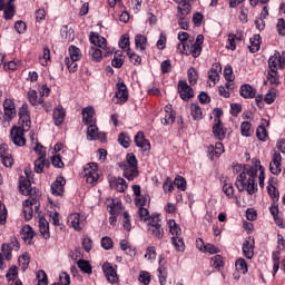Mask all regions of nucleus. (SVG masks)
Wrapping results in <instances>:
<instances>
[{
	"label": "nucleus",
	"instance_id": "1",
	"mask_svg": "<svg viewBox=\"0 0 285 285\" xmlns=\"http://www.w3.org/2000/svg\"><path fill=\"white\" fill-rule=\"evenodd\" d=\"M89 41L92 43L95 47H91L89 55L91 57V61H96V63H99L101 59H104V53L101 51L106 50L107 47V40L104 37H100L96 32H91L89 36ZM101 48V49H99Z\"/></svg>",
	"mask_w": 285,
	"mask_h": 285
},
{
	"label": "nucleus",
	"instance_id": "2",
	"mask_svg": "<svg viewBox=\"0 0 285 285\" xmlns=\"http://www.w3.org/2000/svg\"><path fill=\"white\" fill-rule=\"evenodd\" d=\"M119 167L124 171L122 175L128 181H132L136 177H139V169L137 168V156L130 153L127 154L126 161L120 163Z\"/></svg>",
	"mask_w": 285,
	"mask_h": 285
},
{
	"label": "nucleus",
	"instance_id": "3",
	"mask_svg": "<svg viewBox=\"0 0 285 285\" xmlns=\"http://www.w3.org/2000/svg\"><path fill=\"white\" fill-rule=\"evenodd\" d=\"M235 186L239 193H244V190H247L248 195L257 193V183L253 178H248L245 171L237 176Z\"/></svg>",
	"mask_w": 285,
	"mask_h": 285
},
{
	"label": "nucleus",
	"instance_id": "4",
	"mask_svg": "<svg viewBox=\"0 0 285 285\" xmlns=\"http://www.w3.org/2000/svg\"><path fill=\"white\" fill-rule=\"evenodd\" d=\"M117 91L114 96V101H116V104H119L120 106H122V104H126V101H128V87L126 86V83H124V81H119L116 85Z\"/></svg>",
	"mask_w": 285,
	"mask_h": 285
},
{
	"label": "nucleus",
	"instance_id": "5",
	"mask_svg": "<svg viewBox=\"0 0 285 285\" xmlns=\"http://www.w3.org/2000/svg\"><path fill=\"white\" fill-rule=\"evenodd\" d=\"M26 129L21 127H12L10 130L11 140L13 141L14 146H26Z\"/></svg>",
	"mask_w": 285,
	"mask_h": 285
},
{
	"label": "nucleus",
	"instance_id": "6",
	"mask_svg": "<svg viewBox=\"0 0 285 285\" xmlns=\"http://www.w3.org/2000/svg\"><path fill=\"white\" fill-rule=\"evenodd\" d=\"M19 190L21 195H27L28 197L37 195V188H32V183L24 176H21L19 179Z\"/></svg>",
	"mask_w": 285,
	"mask_h": 285
},
{
	"label": "nucleus",
	"instance_id": "7",
	"mask_svg": "<svg viewBox=\"0 0 285 285\" xmlns=\"http://www.w3.org/2000/svg\"><path fill=\"white\" fill-rule=\"evenodd\" d=\"M99 166L96 163H89L87 167H85V177H87V184H96L99 180V174L97 170Z\"/></svg>",
	"mask_w": 285,
	"mask_h": 285
},
{
	"label": "nucleus",
	"instance_id": "8",
	"mask_svg": "<svg viewBox=\"0 0 285 285\" xmlns=\"http://www.w3.org/2000/svg\"><path fill=\"white\" fill-rule=\"evenodd\" d=\"M102 272L110 284H117L119 276L117 275V268L112 267V264L106 262L102 265Z\"/></svg>",
	"mask_w": 285,
	"mask_h": 285
},
{
	"label": "nucleus",
	"instance_id": "9",
	"mask_svg": "<svg viewBox=\"0 0 285 285\" xmlns=\"http://www.w3.org/2000/svg\"><path fill=\"white\" fill-rule=\"evenodd\" d=\"M178 92L180 95V99H183L184 101H188V99H193V97H195L193 88L188 86V82H186V80H180L178 82Z\"/></svg>",
	"mask_w": 285,
	"mask_h": 285
},
{
	"label": "nucleus",
	"instance_id": "10",
	"mask_svg": "<svg viewBox=\"0 0 285 285\" xmlns=\"http://www.w3.org/2000/svg\"><path fill=\"white\" fill-rule=\"evenodd\" d=\"M65 188H66V178H63V176H59L51 184V194L55 195V197H61L65 193Z\"/></svg>",
	"mask_w": 285,
	"mask_h": 285
},
{
	"label": "nucleus",
	"instance_id": "11",
	"mask_svg": "<svg viewBox=\"0 0 285 285\" xmlns=\"http://www.w3.org/2000/svg\"><path fill=\"white\" fill-rule=\"evenodd\" d=\"M269 170L272 175H279L282 173V154L275 151L273 155V160L269 164Z\"/></svg>",
	"mask_w": 285,
	"mask_h": 285
},
{
	"label": "nucleus",
	"instance_id": "12",
	"mask_svg": "<svg viewBox=\"0 0 285 285\" xmlns=\"http://www.w3.org/2000/svg\"><path fill=\"white\" fill-rule=\"evenodd\" d=\"M174 1L178 3L176 17H188V14L193 10V8L190 7V2H188V0H174Z\"/></svg>",
	"mask_w": 285,
	"mask_h": 285
},
{
	"label": "nucleus",
	"instance_id": "13",
	"mask_svg": "<svg viewBox=\"0 0 285 285\" xmlns=\"http://www.w3.org/2000/svg\"><path fill=\"white\" fill-rule=\"evenodd\" d=\"M87 137L90 141H97V139L104 141L106 139V134L99 132V128L91 124L87 129Z\"/></svg>",
	"mask_w": 285,
	"mask_h": 285
},
{
	"label": "nucleus",
	"instance_id": "14",
	"mask_svg": "<svg viewBox=\"0 0 285 285\" xmlns=\"http://www.w3.org/2000/svg\"><path fill=\"white\" fill-rule=\"evenodd\" d=\"M277 66H279V68H284L285 58H282V55L275 51V53L268 59L269 70H277Z\"/></svg>",
	"mask_w": 285,
	"mask_h": 285
},
{
	"label": "nucleus",
	"instance_id": "15",
	"mask_svg": "<svg viewBox=\"0 0 285 285\" xmlns=\"http://www.w3.org/2000/svg\"><path fill=\"white\" fill-rule=\"evenodd\" d=\"M135 144L144 153H146V150H150V141L148 139H146V137L144 136V131H138L136 134Z\"/></svg>",
	"mask_w": 285,
	"mask_h": 285
},
{
	"label": "nucleus",
	"instance_id": "16",
	"mask_svg": "<svg viewBox=\"0 0 285 285\" xmlns=\"http://www.w3.org/2000/svg\"><path fill=\"white\" fill-rule=\"evenodd\" d=\"M253 164H255L254 167H252L250 165H245L243 167V173L246 176L248 175V179H253V181H255V179L257 178V166L259 168V166H262V163L258 159H253Z\"/></svg>",
	"mask_w": 285,
	"mask_h": 285
},
{
	"label": "nucleus",
	"instance_id": "17",
	"mask_svg": "<svg viewBox=\"0 0 285 285\" xmlns=\"http://www.w3.org/2000/svg\"><path fill=\"white\" fill-rule=\"evenodd\" d=\"M181 55H186L187 57L197 58L202 55V46L199 43L190 45V48L186 49V43H183V49H180Z\"/></svg>",
	"mask_w": 285,
	"mask_h": 285
},
{
	"label": "nucleus",
	"instance_id": "18",
	"mask_svg": "<svg viewBox=\"0 0 285 285\" xmlns=\"http://www.w3.org/2000/svg\"><path fill=\"white\" fill-rule=\"evenodd\" d=\"M110 188L117 190L118 193H125L128 185H126V180L124 178L111 177L109 179Z\"/></svg>",
	"mask_w": 285,
	"mask_h": 285
},
{
	"label": "nucleus",
	"instance_id": "19",
	"mask_svg": "<svg viewBox=\"0 0 285 285\" xmlns=\"http://www.w3.org/2000/svg\"><path fill=\"white\" fill-rule=\"evenodd\" d=\"M243 254L247 259H253L255 256V238H253L252 243L249 239L243 243Z\"/></svg>",
	"mask_w": 285,
	"mask_h": 285
},
{
	"label": "nucleus",
	"instance_id": "20",
	"mask_svg": "<svg viewBox=\"0 0 285 285\" xmlns=\"http://www.w3.org/2000/svg\"><path fill=\"white\" fill-rule=\"evenodd\" d=\"M4 115L8 119H12L17 115V109L14 108V101L12 99H6L3 102Z\"/></svg>",
	"mask_w": 285,
	"mask_h": 285
},
{
	"label": "nucleus",
	"instance_id": "21",
	"mask_svg": "<svg viewBox=\"0 0 285 285\" xmlns=\"http://www.w3.org/2000/svg\"><path fill=\"white\" fill-rule=\"evenodd\" d=\"M63 119H66V109H63L62 106H58L53 110L55 126H61V124H63Z\"/></svg>",
	"mask_w": 285,
	"mask_h": 285
},
{
	"label": "nucleus",
	"instance_id": "22",
	"mask_svg": "<svg viewBox=\"0 0 285 285\" xmlns=\"http://www.w3.org/2000/svg\"><path fill=\"white\" fill-rule=\"evenodd\" d=\"M213 135L218 141L226 139V131L224 130V125L222 122H214Z\"/></svg>",
	"mask_w": 285,
	"mask_h": 285
},
{
	"label": "nucleus",
	"instance_id": "23",
	"mask_svg": "<svg viewBox=\"0 0 285 285\" xmlns=\"http://www.w3.org/2000/svg\"><path fill=\"white\" fill-rule=\"evenodd\" d=\"M95 116V108L86 107L82 109V121L85 126L94 124L92 117Z\"/></svg>",
	"mask_w": 285,
	"mask_h": 285
},
{
	"label": "nucleus",
	"instance_id": "24",
	"mask_svg": "<svg viewBox=\"0 0 285 285\" xmlns=\"http://www.w3.org/2000/svg\"><path fill=\"white\" fill-rule=\"evenodd\" d=\"M220 72H222V65L219 62H215L208 72V79L214 82L217 81L219 79Z\"/></svg>",
	"mask_w": 285,
	"mask_h": 285
},
{
	"label": "nucleus",
	"instance_id": "25",
	"mask_svg": "<svg viewBox=\"0 0 285 285\" xmlns=\"http://www.w3.org/2000/svg\"><path fill=\"white\" fill-rule=\"evenodd\" d=\"M39 228L45 239H50V224L47 222L46 218L42 217L39 219Z\"/></svg>",
	"mask_w": 285,
	"mask_h": 285
},
{
	"label": "nucleus",
	"instance_id": "26",
	"mask_svg": "<svg viewBox=\"0 0 285 285\" xmlns=\"http://www.w3.org/2000/svg\"><path fill=\"white\" fill-rule=\"evenodd\" d=\"M240 97L244 99H253L255 97V89L250 85H243L239 90Z\"/></svg>",
	"mask_w": 285,
	"mask_h": 285
},
{
	"label": "nucleus",
	"instance_id": "27",
	"mask_svg": "<svg viewBox=\"0 0 285 285\" xmlns=\"http://www.w3.org/2000/svg\"><path fill=\"white\" fill-rule=\"evenodd\" d=\"M250 46H249V52L255 53L259 50L262 46V36L254 35L253 38L249 39Z\"/></svg>",
	"mask_w": 285,
	"mask_h": 285
},
{
	"label": "nucleus",
	"instance_id": "28",
	"mask_svg": "<svg viewBox=\"0 0 285 285\" xmlns=\"http://www.w3.org/2000/svg\"><path fill=\"white\" fill-rule=\"evenodd\" d=\"M148 226V232L153 235V237H156L157 239H161L164 237V228H161V225L156 226Z\"/></svg>",
	"mask_w": 285,
	"mask_h": 285
},
{
	"label": "nucleus",
	"instance_id": "29",
	"mask_svg": "<svg viewBox=\"0 0 285 285\" xmlns=\"http://www.w3.org/2000/svg\"><path fill=\"white\" fill-rule=\"evenodd\" d=\"M235 266L236 271L242 275H246L248 273V263H246V259L238 258L235 263Z\"/></svg>",
	"mask_w": 285,
	"mask_h": 285
},
{
	"label": "nucleus",
	"instance_id": "30",
	"mask_svg": "<svg viewBox=\"0 0 285 285\" xmlns=\"http://www.w3.org/2000/svg\"><path fill=\"white\" fill-rule=\"evenodd\" d=\"M77 264H78V268H80L82 273H86L87 275L92 274V265H90V262L86 259H79Z\"/></svg>",
	"mask_w": 285,
	"mask_h": 285
},
{
	"label": "nucleus",
	"instance_id": "31",
	"mask_svg": "<svg viewBox=\"0 0 285 285\" xmlns=\"http://www.w3.org/2000/svg\"><path fill=\"white\" fill-rule=\"evenodd\" d=\"M28 100H29V104H31V106H39V104H43V99L41 98L39 99L36 90L28 91Z\"/></svg>",
	"mask_w": 285,
	"mask_h": 285
},
{
	"label": "nucleus",
	"instance_id": "32",
	"mask_svg": "<svg viewBox=\"0 0 285 285\" xmlns=\"http://www.w3.org/2000/svg\"><path fill=\"white\" fill-rule=\"evenodd\" d=\"M256 137L259 141H266L268 139V132L266 131V124H262L256 130Z\"/></svg>",
	"mask_w": 285,
	"mask_h": 285
},
{
	"label": "nucleus",
	"instance_id": "33",
	"mask_svg": "<svg viewBox=\"0 0 285 285\" xmlns=\"http://www.w3.org/2000/svg\"><path fill=\"white\" fill-rule=\"evenodd\" d=\"M173 245L175 246L176 250L184 253L186 250V245L184 244V238L179 236H173L171 238Z\"/></svg>",
	"mask_w": 285,
	"mask_h": 285
},
{
	"label": "nucleus",
	"instance_id": "34",
	"mask_svg": "<svg viewBox=\"0 0 285 285\" xmlns=\"http://www.w3.org/2000/svg\"><path fill=\"white\" fill-rule=\"evenodd\" d=\"M168 226H169V233L174 237H179L181 235V228L179 226H177V223L174 219H170L168 222Z\"/></svg>",
	"mask_w": 285,
	"mask_h": 285
},
{
	"label": "nucleus",
	"instance_id": "35",
	"mask_svg": "<svg viewBox=\"0 0 285 285\" xmlns=\"http://www.w3.org/2000/svg\"><path fill=\"white\" fill-rule=\"evenodd\" d=\"M136 48L140 50H146V43H148V39L144 35H137L135 38Z\"/></svg>",
	"mask_w": 285,
	"mask_h": 285
},
{
	"label": "nucleus",
	"instance_id": "36",
	"mask_svg": "<svg viewBox=\"0 0 285 285\" xmlns=\"http://www.w3.org/2000/svg\"><path fill=\"white\" fill-rule=\"evenodd\" d=\"M191 117L194 121H199L203 117L202 107L197 104H191Z\"/></svg>",
	"mask_w": 285,
	"mask_h": 285
},
{
	"label": "nucleus",
	"instance_id": "37",
	"mask_svg": "<svg viewBox=\"0 0 285 285\" xmlns=\"http://www.w3.org/2000/svg\"><path fill=\"white\" fill-rule=\"evenodd\" d=\"M111 66L114 68H121V66H124V56L120 51L115 52L114 59L111 60Z\"/></svg>",
	"mask_w": 285,
	"mask_h": 285
},
{
	"label": "nucleus",
	"instance_id": "38",
	"mask_svg": "<svg viewBox=\"0 0 285 285\" xmlns=\"http://www.w3.org/2000/svg\"><path fill=\"white\" fill-rule=\"evenodd\" d=\"M69 59H71L72 61H79V59H81V50L76 46L69 47Z\"/></svg>",
	"mask_w": 285,
	"mask_h": 285
},
{
	"label": "nucleus",
	"instance_id": "39",
	"mask_svg": "<svg viewBox=\"0 0 285 285\" xmlns=\"http://www.w3.org/2000/svg\"><path fill=\"white\" fill-rule=\"evenodd\" d=\"M45 166H46V156H40L37 160H35V171L38 175L43 173Z\"/></svg>",
	"mask_w": 285,
	"mask_h": 285
},
{
	"label": "nucleus",
	"instance_id": "40",
	"mask_svg": "<svg viewBox=\"0 0 285 285\" xmlns=\"http://www.w3.org/2000/svg\"><path fill=\"white\" fill-rule=\"evenodd\" d=\"M32 121H30V116H19V125L22 130H30Z\"/></svg>",
	"mask_w": 285,
	"mask_h": 285
},
{
	"label": "nucleus",
	"instance_id": "41",
	"mask_svg": "<svg viewBox=\"0 0 285 285\" xmlns=\"http://www.w3.org/2000/svg\"><path fill=\"white\" fill-rule=\"evenodd\" d=\"M68 224H70L75 230H81V226L79 225V214H71L68 217Z\"/></svg>",
	"mask_w": 285,
	"mask_h": 285
},
{
	"label": "nucleus",
	"instance_id": "42",
	"mask_svg": "<svg viewBox=\"0 0 285 285\" xmlns=\"http://www.w3.org/2000/svg\"><path fill=\"white\" fill-rule=\"evenodd\" d=\"M18 262L22 271H27L28 266H30V256L28 255V253H24L18 258Z\"/></svg>",
	"mask_w": 285,
	"mask_h": 285
},
{
	"label": "nucleus",
	"instance_id": "43",
	"mask_svg": "<svg viewBox=\"0 0 285 285\" xmlns=\"http://www.w3.org/2000/svg\"><path fill=\"white\" fill-rule=\"evenodd\" d=\"M35 237V232L32 230V227L30 226H24L22 228V239H24V242H31V239Z\"/></svg>",
	"mask_w": 285,
	"mask_h": 285
},
{
	"label": "nucleus",
	"instance_id": "44",
	"mask_svg": "<svg viewBox=\"0 0 285 285\" xmlns=\"http://www.w3.org/2000/svg\"><path fill=\"white\" fill-rule=\"evenodd\" d=\"M176 19H178V26H180L181 30H188L190 27L188 16H176Z\"/></svg>",
	"mask_w": 285,
	"mask_h": 285
},
{
	"label": "nucleus",
	"instance_id": "45",
	"mask_svg": "<svg viewBox=\"0 0 285 285\" xmlns=\"http://www.w3.org/2000/svg\"><path fill=\"white\" fill-rule=\"evenodd\" d=\"M187 75H188V81H189L190 86H195L197 83V80L199 79V77L197 76V69L191 67L187 71Z\"/></svg>",
	"mask_w": 285,
	"mask_h": 285
},
{
	"label": "nucleus",
	"instance_id": "46",
	"mask_svg": "<svg viewBox=\"0 0 285 285\" xmlns=\"http://www.w3.org/2000/svg\"><path fill=\"white\" fill-rule=\"evenodd\" d=\"M1 252L2 255H4L6 259H8V262L12 259V245L7 243L2 244Z\"/></svg>",
	"mask_w": 285,
	"mask_h": 285
},
{
	"label": "nucleus",
	"instance_id": "47",
	"mask_svg": "<svg viewBox=\"0 0 285 285\" xmlns=\"http://www.w3.org/2000/svg\"><path fill=\"white\" fill-rule=\"evenodd\" d=\"M140 222H149L150 220V212L146 207H139L138 210Z\"/></svg>",
	"mask_w": 285,
	"mask_h": 285
},
{
	"label": "nucleus",
	"instance_id": "48",
	"mask_svg": "<svg viewBox=\"0 0 285 285\" xmlns=\"http://www.w3.org/2000/svg\"><path fill=\"white\" fill-rule=\"evenodd\" d=\"M118 144L124 148H130V137L124 132L119 134Z\"/></svg>",
	"mask_w": 285,
	"mask_h": 285
},
{
	"label": "nucleus",
	"instance_id": "49",
	"mask_svg": "<svg viewBox=\"0 0 285 285\" xmlns=\"http://www.w3.org/2000/svg\"><path fill=\"white\" fill-rule=\"evenodd\" d=\"M267 81L272 85L279 83V76L277 73V70L271 69V71L267 75Z\"/></svg>",
	"mask_w": 285,
	"mask_h": 285
},
{
	"label": "nucleus",
	"instance_id": "50",
	"mask_svg": "<svg viewBox=\"0 0 285 285\" xmlns=\"http://www.w3.org/2000/svg\"><path fill=\"white\" fill-rule=\"evenodd\" d=\"M174 186H176L178 190H186V178L177 176L174 180Z\"/></svg>",
	"mask_w": 285,
	"mask_h": 285
},
{
	"label": "nucleus",
	"instance_id": "51",
	"mask_svg": "<svg viewBox=\"0 0 285 285\" xmlns=\"http://www.w3.org/2000/svg\"><path fill=\"white\" fill-rule=\"evenodd\" d=\"M78 60H72L70 58L65 59V63L69 70V72H77V68H79V65H77Z\"/></svg>",
	"mask_w": 285,
	"mask_h": 285
},
{
	"label": "nucleus",
	"instance_id": "52",
	"mask_svg": "<svg viewBox=\"0 0 285 285\" xmlns=\"http://www.w3.org/2000/svg\"><path fill=\"white\" fill-rule=\"evenodd\" d=\"M38 285H48V275L43 269L37 273Z\"/></svg>",
	"mask_w": 285,
	"mask_h": 285
},
{
	"label": "nucleus",
	"instance_id": "53",
	"mask_svg": "<svg viewBox=\"0 0 285 285\" xmlns=\"http://www.w3.org/2000/svg\"><path fill=\"white\" fill-rule=\"evenodd\" d=\"M1 164L4 165L6 168H12V166H14V158H12V154H7V156L1 158Z\"/></svg>",
	"mask_w": 285,
	"mask_h": 285
},
{
	"label": "nucleus",
	"instance_id": "54",
	"mask_svg": "<svg viewBox=\"0 0 285 285\" xmlns=\"http://www.w3.org/2000/svg\"><path fill=\"white\" fill-rule=\"evenodd\" d=\"M22 213L24 215L26 222H30V219H32V215H33L35 210L32 209V207H30V205H26V203H23Z\"/></svg>",
	"mask_w": 285,
	"mask_h": 285
},
{
	"label": "nucleus",
	"instance_id": "55",
	"mask_svg": "<svg viewBox=\"0 0 285 285\" xmlns=\"http://www.w3.org/2000/svg\"><path fill=\"white\" fill-rule=\"evenodd\" d=\"M267 193L272 197L273 202H279V190L275 186H268Z\"/></svg>",
	"mask_w": 285,
	"mask_h": 285
},
{
	"label": "nucleus",
	"instance_id": "56",
	"mask_svg": "<svg viewBox=\"0 0 285 285\" xmlns=\"http://www.w3.org/2000/svg\"><path fill=\"white\" fill-rule=\"evenodd\" d=\"M136 206H148L150 204V196H138V198L135 199Z\"/></svg>",
	"mask_w": 285,
	"mask_h": 285
},
{
	"label": "nucleus",
	"instance_id": "57",
	"mask_svg": "<svg viewBox=\"0 0 285 285\" xmlns=\"http://www.w3.org/2000/svg\"><path fill=\"white\" fill-rule=\"evenodd\" d=\"M250 122L248 121H244L242 125H240V132L243 135V137H250Z\"/></svg>",
	"mask_w": 285,
	"mask_h": 285
},
{
	"label": "nucleus",
	"instance_id": "58",
	"mask_svg": "<svg viewBox=\"0 0 285 285\" xmlns=\"http://www.w3.org/2000/svg\"><path fill=\"white\" fill-rule=\"evenodd\" d=\"M109 213L110 215H119V213H121V202H112Z\"/></svg>",
	"mask_w": 285,
	"mask_h": 285
},
{
	"label": "nucleus",
	"instance_id": "59",
	"mask_svg": "<svg viewBox=\"0 0 285 285\" xmlns=\"http://www.w3.org/2000/svg\"><path fill=\"white\" fill-rule=\"evenodd\" d=\"M127 55L131 61V63H134L135 66H137V63H141V57L132 51H130V49H127Z\"/></svg>",
	"mask_w": 285,
	"mask_h": 285
},
{
	"label": "nucleus",
	"instance_id": "60",
	"mask_svg": "<svg viewBox=\"0 0 285 285\" xmlns=\"http://www.w3.org/2000/svg\"><path fill=\"white\" fill-rule=\"evenodd\" d=\"M212 266L214 268H222L224 266V261L222 258V255H216L212 258Z\"/></svg>",
	"mask_w": 285,
	"mask_h": 285
},
{
	"label": "nucleus",
	"instance_id": "61",
	"mask_svg": "<svg viewBox=\"0 0 285 285\" xmlns=\"http://www.w3.org/2000/svg\"><path fill=\"white\" fill-rule=\"evenodd\" d=\"M224 76L226 81H229V82L235 81V76H233V67L230 66L225 67Z\"/></svg>",
	"mask_w": 285,
	"mask_h": 285
},
{
	"label": "nucleus",
	"instance_id": "62",
	"mask_svg": "<svg viewBox=\"0 0 285 285\" xmlns=\"http://www.w3.org/2000/svg\"><path fill=\"white\" fill-rule=\"evenodd\" d=\"M14 17V4H8L4 9V19H12Z\"/></svg>",
	"mask_w": 285,
	"mask_h": 285
},
{
	"label": "nucleus",
	"instance_id": "63",
	"mask_svg": "<svg viewBox=\"0 0 285 285\" xmlns=\"http://www.w3.org/2000/svg\"><path fill=\"white\" fill-rule=\"evenodd\" d=\"M139 282H141V284H145V285L150 284V273H148V272H140V274H139Z\"/></svg>",
	"mask_w": 285,
	"mask_h": 285
},
{
	"label": "nucleus",
	"instance_id": "64",
	"mask_svg": "<svg viewBox=\"0 0 285 285\" xmlns=\"http://www.w3.org/2000/svg\"><path fill=\"white\" fill-rule=\"evenodd\" d=\"M276 28L279 35H283V36L285 35V20L283 18L278 19Z\"/></svg>",
	"mask_w": 285,
	"mask_h": 285
}]
</instances>
